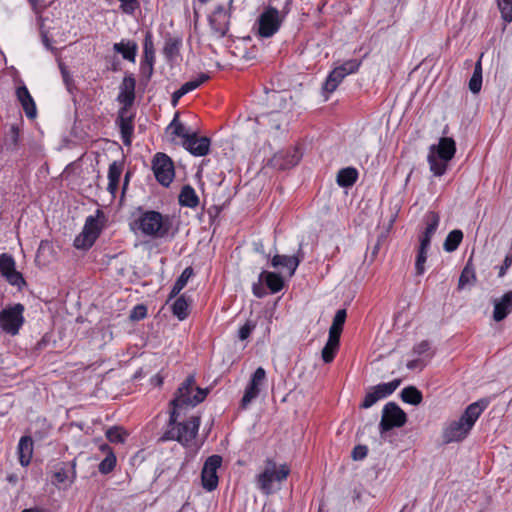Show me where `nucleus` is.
Here are the masks:
<instances>
[{"label": "nucleus", "instance_id": "22", "mask_svg": "<svg viewBox=\"0 0 512 512\" xmlns=\"http://www.w3.org/2000/svg\"><path fill=\"white\" fill-rule=\"evenodd\" d=\"M143 49H144V58H143V61L141 62L140 69H141L142 73H145V68L147 67L148 68V78H150L153 74V65H154V61H155V50H154L152 35L150 32H147V34L145 35Z\"/></svg>", "mask_w": 512, "mask_h": 512}, {"label": "nucleus", "instance_id": "45", "mask_svg": "<svg viewBox=\"0 0 512 512\" xmlns=\"http://www.w3.org/2000/svg\"><path fill=\"white\" fill-rule=\"evenodd\" d=\"M502 18L506 22L512 21V0H497Z\"/></svg>", "mask_w": 512, "mask_h": 512}, {"label": "nucleus", "instance_id": "41", "mask_svg": "<svg viewBox=\"0 0 512 512\" xmlns=\"http://www.w3.org/2000/svg\"><path fill=\"white\" fill-rule=\"evenodd\" d=\"M167 130L171 131V135L180 137L182 141L193 135V132L186 129V127L178 120V114L175 115Z\"/></svg>", "mask_w": 512, "mask_h": 512}, {"label": "nucleus", "instance_id": "29", "mask_svg": "<svg viewBox=\"0 0 512 512\" xmlns=\"http://www.w3.org/2000/svg\"><path fill=\"white\" fill-rule=\"evenodd\" d=\"M113 49L120 53L125 60L135 62L138 46L134 41L115 43Z\"/></svg>", "mask_w": 512, "mask_h": 512}, {"label": "nucleus", "instance_id": "15", "mask_svg": "<svg viewBox=\"0 0 512 512\" xmlns=\"http://www.w3.org/2000/svg\"><path fill=\"white\" fill-rule=\"evenodd\" d=\"M182 146L194 156H206L210 151L211 141L206 136L199 137L193 132L189 138L181 141Z\"/></svg>", "mask_w": 512, "mask_h": 512}, {"label": "nucleus", "instance_id": "10", "mask_svg": "<svg viewBox=\"0 0 512 512\" xmlns=\"http://www.w3.org/2000/svg\"><path fill=\"white\" fill-rule=\"evenodd\" d=\"M401 384V379H394L388 383H381L371 387L366 393L360 407L368 409L372 407L380 399L391 395Z\"/></svg>", "mask_w": 512, "mask_h": 512}, {"label": "nucleus", "instance_id": "4", "mask_svg": "<svg viewBox=\"0 0 512 512\" xmlns=\"http://www.w3.org/2000/svg\"><path fill=\"white\" fill-rule=\"evenodd\" d=\"M106 222V216L100 209L96 210L95 215L86 218L82 232L74 239V247L77 249L88 250L93 246L100 236Z\"/></svg>", "mask_w": 512, "mask_h": 512}, {"label": "nucleus", "instance_id": "31", "mask_svg": "<svg viewBox=\"0 0 512 512\" xmlns=\"http://www.w3.org/2000/svg\"><path fill=\"white\" fill-rule=\"evenodd\" d=\"M358 179V171L353 167H347L339 170L337 174V184L340 187H351Z\"/></svg>", "mask_w": 512, "mask_h": 512}, {"label": "nucleus", "instance_id": "3", "mask_svg": "<svg viewBox=\"0 0 512 512\" xmlns=\"http://www.w3.org/2000/svg\"><path fill=\"white\" fill-rule=\"evenodd\" d=\"M137 228L146 236L164 238L171 229V219L160 212L148 210L135 221Z\"/></svg>", "mask_w": 512, "mask_h": 512}, {"label": "nucleus", "instance_id": "52", "mask_svg": "<svg viewBox=\"0 0 512 512\" xmlns=\"http://www.w3.org/2000/svg\"><path fill=\"white\" fill-rule=\"evenodd\" d=\"M74 477H75V472L73 471L72 478H74ZM53 478H54V482H56L58 484L65 483L67 481H70V482L73 481V479H70L68 472L65 468H60L59 470L54 472Z\"/></svg>", "mask_w": 512, "mask_h": 512}, {"label": "nucleus", "instance_id": "53", "mask_svg": "<svg viewBox=\"0 0 512 512\" xmlns=\"http://www.w3.org/2000/svg\"><path fill=\"white\" fill-rule=\"evenodd\" d=\"M39 20L41 21L39 30H40V36L42 39V43L46 47V49L54 52L56 49L52 46L51 39L48 36V31L44 27L42 18L40 17Z\"/></svg>", "mask_w": 512, "mask_h": 512}, {"label": "nucleus", "instance_id": "49", "mask_svg": "<svg viewBox=\"0 0 512 512\" xmlns=\"http://www.w3.org/2000/svg\"><path fill=\"white\" fill-rule=\"evenodd\" d=\"M256 327V324L251 321V320H248L243 326H241L238 330V338L240 340H246L250 334L252 333V331L255 329Z\"/></svg>", "mask_w": 512, "mask_h": 512}, {"label": "nucleus", "instance_id": "54", "mask_svg": "<svg viewBox=\"0 0 512 512\" xmlns=\"http://www.w3.org/2000/svg\"><path fill=\"white\" fill-rule=\"evenodd\" d=\"M368 453V448L365 445H357L353 448L351 456L353 460L360 461L363 460Z\"/></svg>", "mask_w": 512, "mask_h": 512}, {"label": "nucleus", "instance_id": "16", "mask_svg": "<svg viewBox=\"0 0 512 512\" xmlns=\"http://www.w3.org/2000/svg\"><path fill=\"white\" fill-rule=\"evenodd\" d=\"M302 158V153L297 147L276 153L272 158L273 166L280 170H287L296 166Z\"/></svg>", "mask_w": 512, "mask_h": 512}, {"label": "nucleus", "instance_id": "48", "mask_svg": "<svg viewBox=\"0 0 512 512\" xmlns=\"http://www.w3.org/2000/svg\"><path fill=\"white\" fill-rule=\"evenodd\" d=\"M146 316H147V307L143 304H138L132 309L129 318L132 321H139V320L144 319Z\"/></svg>", "mask_w": 512, "mask_h": 512}, {"label": "nucleus", "instance_id": "33", "mask_svg": "<svg viewBox=\"0 0 512 512\" xmlns=\"http://www.w3.org/2000/svg\"><path fill=\"white\" fill-rule=\"evenodd\" d=\"M428 163L431 172L435 176H442L447 170L449 161L439 158V156L433 152H429Z\"/></svg>", "mask_w": 512, "mask_h": 512}, {"label": "nucleus", "instance_id": "56", "mask_svg": "<svg viewBox=\"0 0 512 512\" xmlns=\"http://www.w3.org/2000/svg\"><path fill=\"white\" fill-rule=\"evenodd\" d=\"M265 378H266V372H265L264 368L258 367L255 370V372L253 373V375H252V377H251L249 382L255 384L258 387H260V385L265 380Z\"/></svg>", "mask_w": 512, "mask_h": 512}, {"label": "nucleus", "instance_id": "63", "mask_svg": "<svg viewBox=\"0 0 512 512\" xmlns=\"http://www.w3.org/2000/svg\"><path fill=\"white\" fill-rule=\"evenodd\" d=\"M29 3L32 6V9L35 11V13L39 14L41 11L39 9V6L42 5L43 0H28Z\"/></svg>", "mask_w": 512, "mask_h": 512}, {"label": "nucleus", "instance_id": "37", "mask_svg": "<svg viewBox=\"0 0 512 512\" xmlns=\"http://www.w3.org/2000/svg\"><path fill=\"white\" fill-rule=\"evenodd\" d=\"M400 397L403 402L411 404V405H419L422 400L423 396L420 390H418L415 386H408L405 387L401 393Z\"/></svg>", "mask_w": 512, "mask_h": 512}, {"label": "nucleus", "instance_id": "35", "mask_svg": "<svg viewBox=\"0 0 512 512\" xmlns=\"http://www.w3.org/2000/svg\"><path fill=\"white\" fill-rule=\"evenodd\" d=\"M431 243L420 240V245L417 250L416 261H415V271L416 275L420 276L425 272L424 264L427 260V252Z\"/></svg>", "mask_w": 512, "mask_h": 512}, {"label": "nucleus", "instance_id": "20", "mask_svg": "<svg viewBox=\"0 0 512 512\" xmlns=\"http://www.w3.org/2000/svg\"><path fill=\"white\" fill-rule=\"evenodd\" d=\"M493 319L496 322L504 320L512 312V291L506 292L501 298L493 301Z\"/></svg>", "mask_w": 512, "mask_h": 512}, {"label": "nucleus", "instance_id": "58", "mask_svg": "<svg viewBox=\"0 0 512 512\" xmlns=\"http://www.w3.org/2000/svg\"><path fill=\"white\" fill-rule=\"evenodd\" d=\"M482 87V77L472 75L469 80V89L472 93L477 94L480 92Z\"/></svg>", "mask_w": 512, "mask_h": 512}, {"label": "nucleus", "instance_id": "42", "mask_svg": "<svg viewBox=\"0 0 512 512\" xmlns=\"http://www.w3.org/2000/svg\"><path fill=\"white\" fill-rule=\"evenodd\" d=\"M260 393V387L256 386L255 384L249 382L247 387L245 388L244 395L240 402V408L246 409L248 405L258 397Z\"/></svg>", "mask_w": 512, "mask_h": 512}, {"label": "nucleus", "instance_id": "14", "mask_svg": "<svg viewBox=\"0 0 512 512\" xmlns=\"http://www.w3.org/2000/svg\"><path fill=\"white\" fill-rule=\"evenodd\" d=\"M304 259V253L302 251V244L299 245V249L295 255H279L276 254L271 260V265L276 269H287L289 276L294 275L300 262Z\"/></svg>", "mask_w": 512, "mask_h": 512}, {"label": "nucleus", "instance_id": "27", "mask_svg": "<svg viewBox=\"0 0 512 512\" xmlns=\"http://www.w3.org/2000/svg\"><path fill=\"white\" fill-rule=\"evenodd\" d=\"M267 463L270 467H267L261 474L258 475L257 485L264 493L269 494L272 489V482L274 481L275 463L271 460H268Z\"/></svg>", "mask_w": 512, "mask_h": 512}, {"label": "nucleus", "instance_id": "18", "mask_svg": "<svg viewBox=\"0 0 512 512\" xmlns=\"http://www.w3.org/2000/svg\"><path fill=\"white\" fill-rule=\"evenodd\" d=\"M136 80L132 75L124 77L120 86V93L117 100L127 109L131 107L135 100Z\"/></svg>", "mask_w": 512, "mask_h": 512}, {"label": "nucleus", "instance_id": "40", "mask_svg": "<svg viewBox=\"0 0 512 512\" xmlns=\"http://www.w3.org/2000/svg\"><path fill=\"white\" fill-rule=\"evenodd\" d=\"M463 240V232L459 229L452 230L446 237L443 248L446 252H454Z\"/></svg>", "mask_w": 512, "mask_h": 512}, {"label": "nucleus", "instance_id": "43", "mask_svg": "<svg viewBox=\"0 0 512 512\" xmlns=\"http://www.w3.org/2000/svg\"><path fill=\"white\" fill-rule=\"evenodd\" d=\"M209 79H210V75L209 74H207V73H200L196 79L190 80V81L184 83L180 88L182 89V91L186 95L187 93H189V92L195 90L196 88H198L201 84L205 83Z\"/></svg>", "mask_w": 512, "mask_h": 512}, {"label": "nucleus", "instance_id": "61", "mask_svg": "<svg viewBox=\"0 0 512 512\" xmlns=\"http://www.w3.org/2000/svg\"><path fill=\"white\" fill-rule=\"evenodd\" d=\"M184 92L182 91L181 88H179L178 90H176L173 94H172V105L173 106H176L179 99L182 98L184 96Z\"/></svg>", "mask_w": 512, "mask_h": 512}, {"label": "nucleus", "instance_id": "11", "mask_svg": "<svg viewBox=\"0 0 512 512\" xmlns=\"http://www.w3.org/2000/svg\"><path fill=\"white\" fill-rule=\"evenodd\" d=\"M258 280V283L253 284V294L258 298L266 295V291L261 286V283H264L272 294L281 291L285 284L284 278L280 274L270 271H262L259 274Z\"/></svg>", "mask_w": 512, "mask_h": 512}, {"label": "nucleus", "instance_id": "30", "mask_svg": "<svg viewBox=\"0 0 512 512\" xmlns=\"http://www.w3.org/2000/svg\"><path fill=\"white\" fill-rule=\"evenodd\" d=\"M476 280L475 268L472 264V257H470L460 274L458 289H463L466 285H474Z\"/></svg>", "mask_w": 512, "mask_h": 512}, {"label": "nucleus", "instance_id": "2", "mask_svg": "<svg viewBox=\"0 0 512 512\" xmlns=\"http://www.w3.org/2000/svg\"><path fill=\"white\" fill-rule=\"evenodd\" d=\"M195 377L188 376L181 386L177 389L176 396L171 400L169 424L176 423V419L180 416V411L186 407H195L197 404L204 401L209 390L195 387Z\"/></svg>", "mask_w": 512, "mask_h": 512}, {"label": "nucleus", "instance_id": "36", "mask_svg": "<svg viewBox=\"0 0 512 512\" xmlns=\"http://www.w3.org/2000/svg\"><path fill=\"white\" fill-rule=\"evenodd\" d=\"M346 76L336 67L333 69L323 84V90L327 93L334 92Z\"/></svg>", "mask_w": 512, "mask_h": 512}, {"label": "nucleus", "instance_id": "12", "mask_svg": "<svg viewBox=\"0 0 512 512\" xmlns=\"http://www.w3.org/2000/svg\"><path fill=\"white\" fill-rule=\"evenodd\" d=\"M222 464V457L220 455L209 456L202 468L201 479L202 486L207 491H213L218 486L217 470Z\"/></svg>", "mask_w": 512, "mask_h": 512}, {"label": "nucleus", "instance_id": "44", "mask_svg": "<svg viewBox=\"0 0 512 512\" xmlns=\"http://www.w3.org/2000/svg\"><path fill=\"white\" fill-rule=\"evenodd\" d=\"M116 456L114 453H109L98 465V470L101 474H109L116 466Z\"/></svg>", "mask_w": 512, "mask_h": 512}, {"label": "nucleus", "instance_id": "25", "mask_svg": "<svg viewBox=\"0 0 512 512\" xmlns=\"http://www.w3.org/2000/svg\"><path fill=\"white\" fill-rule=\"evenodd\" d=\"M19 462L23 467L30 464L33 456V439L31 436H22L18 443Z\"/></svg>", "mask_w": 512, "mask_h": 512}, {"label": "nucleus", "instance_id": "64", "mask_svg": "<svg viewBox=\"0 0 512 512\" xmlns=\"http://www.w3.org/2000/svg\"><path fill=\"white\" fill-rule=\"evenodd\" d=\"M99 449L101 452H103L105 455H108L109 453H114L112 448L106 444V443H103L99 446Z\"/></svg>", "mask_w": 512, "mask_h": 512}, {"label": "nucleus", "instance_id": "34", "mask_svg": "<svg viewBox=\"0 0 512 512\" xmlns=\"http://www.w3.org/2000/svg\"><path fill=\"white\" fill-rule=\"evenodd\" d=\"M347 317V313L345 309H339L334 318L331 327L329 328V336H334L336 339L340 340L341 333L343 331V326L345 324V320Z\"/></svg>", "mask_w": 512, "mask_h": 512}, {"label": "nucleus", "instance_id": "26", "mask_svg": "<svg viewBox=\"0 0 512 512\" xmlns=\"http://www.w3.org/2000/svg\"><path fill=\"white\" fill-rule=\"evenodd\" d=\"M424 222L426 227L419 240L431 243V239L439 226L440 216L435 211H429L424 217Z\"/></svg>", "mask_w": 512, "mask_h": 512}, {"label": "nucleus", "instance_id": "24", "mask_svg": "<svg viewBox=\"0 0 512 512\" xmlns=\"http://www.w3.org/2000/svg\"><path fill=\"white\" fill-rule=\"evenodd\" d=\"M123 162L114 161L109 165L108 169V186L107 191L111 194L112 198H115L118 191L120 177L123 172Z\"/></svg>", "mask_w": 512, "mask_h": 512}, {"label": "nucleus", "instance_id": "7", "mask_svg": "<svg viewBox=\"0 0 512 512\" xmlns=\"http://www.w3.org/2000/svg\"><path fill=\"white\" fill-rule=\"evenodd\" d=\"M406 422V413L395 402H388L382 410V417L379 424L380 433L383 435L395 427H402Z\"/></svg>", "mask_w": 512, "mask_h": 512}, {"label": "nucleus", "instance_id": "32", "mask_svg": "<svg viewBox=\"0 0 512 512\" xmlns=\"http://www.w3.org/2000/svg\"><path fill=\"white\" fill-rule=\"evenodd\" d=\"M339 345V339H336L334 336H328V340L321 351V357L325 363H330L334 360Z\"/></svg>", "mask_w": 512, "mask_h": 512}, {"label": "nucleus", "instance_id": "46", "mask_svg": "<svg viewBox=\"0 0 512 512\" xmlns=\"http://www.w3.org/2000/svg\"><path fill=\"white\" fill-rule=\"evenodd\" d=\"M430 350H431L430 342L428 340H423L413 347L412 352H413V354H416L418 356L427 354V356L429 358H431L433 353L428 354Z\"/></svg>", "mask_w": 512, "mask_h": 512}, {"label": "nucleus", "instance_id": "13", "mask_svg": "<svg viewBox=\"0 0 512 512\" xmlns=\"http://www.w3.org/2000/svg\"><path fill=\"white\" fill-rule=\"evenodd\" d=\"M0 272L3 277L13 286L21 288L26 284L23 275L16 271L13 257L7 253L0 255Z\"/></svg>", "mask_w": 512, "mask_h": 512}, {"label": "nucleus", "instance_id": "19", "mask_svg": "<svg viewBox=\"0 0 512 512\" xmlns=\"http://www.w3.org/2000/svg\"><path fill=\"white\" fill-rule=\"evenodd\" d=\"M429 152H433L444 160L450 161L456 153V143L451 137H441L437 145L430 146Z\"/></svg>", "mask_w": 512, "mask_h": 512}, {"label": "nucleus", "instance_id": "62", "mask_svg": "<svg viewBox=\"0 0 512 512\" xmlns=\"http://www.w3.org/2000/svg\"><path fill=\"white\" fill-rule=\"evenodd\" d=\"M177 50L176 43H167L164 47V53L166 55H173Z\"/></svg>", "mask_w": 512, "mask_h": 512}, {"label": "nucleus", "instance_id": "55", "mask_svg": "<svg viewBox=\"0 0 512 512\" xmlns=\"http://www.w3.org/2000/svg\"><path fill=\"white\" fill-rule=\"evenodd\" d=\"M265 378H266V372H265L264 368L258 367L255 370V372L253 373V375H252V377H251L249 382L255 384L258 387H260V385L265 380Z\"/></svg>", "mask_w": 512, "mask_h": 512}, {"label": "nucleus", "instance_id": "1", "mask_svg": "<svg viewBox=\"0 0 512 512\" xmlns=\"http://www.w3.org/2000/svg\"><path fill=\"white\" fill-rule=\"evenodd\" d=\"M486 407L487 402L484 400L470 404L458 420L452 421L444 429L443 442L448 444L464 440Z\"/></svg>", "mask_w": 512, "mask_h": 512}, {"label": "nucleus", "instance_id": "5", "mask_svg": "<svg viewBox=\"0 0 512 512\" xmlns=\"http://www.w3.org/2000/svg\"><path fill=\"white\" fill-rule=\"evenodd\" d=\"M200 426V416H191L188 420L169 424V429L161 436L160 440H175L183 445L190 443L197 435Z\"/></svg>", "mask_w": 512, "mask_h": 512}, {"label": "nucleus", "instance_id": "23", "mask_svg": "<svg viewBox=\"0 0 512 512\" xmlns=\"http://www.w3.org/2000/svg\"><path fill=\"white\" fill-rule=\"evenodd\" d=\"M228 19L229 16L223 6H218L214 11V17L210 19L212 29L220 37H224L229 30Z\"/></svg>", "mask_w": 512, "mask_h": 512}, {"label": "nucleus", "instance_id": "59", "mask_svg": "<svg viewBox=\"0 0 512 512\" xmlns=\"http://www.w3.org/2000/svg\"><path fill=\"white\" fill-rule=\"evenodd\" d=\"M9 138L11 143L16 146L19 140V128L16 125H12L9 130Z\"/></svg>", "mask_w": 512, "mask_h": 512}, {"label": "nucleus", "instance_id": "47", "mask_svg": "<svg viewBox=\"0 0 512 512\" xmlns=\"http://www.w3.org/2000/svg\"><path fill=\"white\" fill-rule=\"evenodd\" d=\"M193 274L194 271L192 267H186L182 271L181 275L177 278L174 284L177 286V288L183 289Z\"/></svg>", "mask_w": 512, "mask_h": 512}, {"label": "nucleus", "instance_id": "21", "mask_svg": "<svg viewBox=\"0 0 512 512\" xmlns=\"http://www.w3.org/2000/svg\"><path fill=\"white\" fill-rule=\"evenodd\" d=\"M16 97L20 102L26 116L29 119H34L37 115L36 104L25 85H22L16 89Z\"/></svg>", "mask_w": 512, "mask_h": 512}, {"label": "nucleus", "instance_id": "51", "mask_svg": "<svg viewBox=\"0 0 512 512\" xmlns=\"http://www.w3.org/2000/svg\"><path fill=\"white\" fill-rule=\"evenodd\" d=\"M121 10L126 14H133L140 6L138 0H120Z\"/></svg>", "mask_w": 512, "mask_h": 512}, {"label": "nucleus", "instance_id": "8", "mask_svg": "<svg viewBox=\"0 0 512 512\" xmlns=\"http://www.w3.org/2000/svg\"><path fill=\"white\" fill-rule=\"evenodd\" d=\"M23 312L24 306L21 303L3 309L0 312L1 329L8 334L16 335L24 323Z\"/></svg>", "mask_w": 512, "mask_h": 512}, {"label": "nucleus", "instance_id": "57", "mask_svg": "<svg viewBox=\"0 0 512 512\" xmlns=\"http://www.w3.org/2000/svg\"><path fill=\"white\" fill-rule=\"evenodd\" d=\"M290 473V469L286 464H283L279 467L278 470H276V467L274 468V481L281 482L285 480Z\"/></svg>", "mask_w": 512, "mask_h": 512}, {"label": "nucleus", "instance_id": "50", "mask_svg": "<svg viewBox=\"0 0 512 512\" xmlns=\"http://www.w3.org/2000/svg\"><path fill=\"white\" fill-rule=\"evenodd\" d=\"M360 66V62L357 60H350L345 63H343L341 66L338 67V69L345 75H349L351 73H354L358 70Z\"/></svg>", "mask_w": 512, "mask_h": 512}, {"label": "nucleus", "instance_id": "17", "mask_svg": "<svg viewBox=\"0 0 512 512\" xmlns=\"http://www.w3.org/2000/svg\"><path fill=\"white\" fill-rule=\"evenodd\" d=\"M133 118L134 116L129 114V110L126 107L119 109L116 122L120 128L123 144L126 146H130L132 142L134 131Z\"/></svg>", "mask_w": 512, "mask_h": 512}, {"label": "nucleus", "instance_id": "60", "mask_svg": "<svg viewBox=\"0 0 512 512\" xmlns=\"http://www.w3.org/2000/svg\"><path fill=\"white\" fill-rule=\"evenodd\" d=\"M407 368L410 370L416 369V368H423L424 364L421 359H414L407 363Z\"/></svg>", "mask_w": 512, "mask_h": 512}, {"label": "nucleus", "instance_id": "28", "mask_svg": "<svg viewBox=\"0 0 512 512\" xmlns=\"http://www.w3.org/2000/svg\"><path fill=\"white\" fill-rule=\"evenodd\" d=\"M179 204L184 207L195 208L199 204V197L191 185H184L178 197Z\"/></svg>", "mask_w": 512, "mask_h": 512}, {"label": "nucleus", "instance_id": "38", "mask_svg": "<svg viewBox=\"0 0 512 512\" xmlns=\"http://www.w3.org/2000/svg\"><path fill=\"white\" fill-rule=\"evenodd\" d=\"M189 303L184 295L178 297L172 304V313L180 321L185 320L189 315Z\"/></svg>", "mask_w": 512, "mask_h": 512}, {"label": "nucleus", "instance_id": "6", "mask_svg": "<svg viewBox=\"0 0 512 512\" xmlns=\"http://www.w3.org/2000/svg\"><path fill=\"white\" fill-rule=\"evenodd\" d=\"M284 18L285 15H281L275 7L268 6L258 17V34L263 38L272 37L280 29Z\"/></svg>", "mask_w": 512, "mask_h": 512}, {"label": "nucleus", "instance_id": "9", "mask_svg": "<svg viewBox=\"0 0 512 512\" xmlns=\"http://www.w3.org/2000/svg\"><path fill=\"white\" fill-rule=\"evenodd\" d=\"M152 169L156 180L161 185L168 187L171 184L175 176V171L170 157L164 153H157L153 158Z\"/></svg>", "mask_w": 512, "mask_h": 512}, {"label": "nucleus", "instance_id": "39", "mask_svg": "<svg viewBox=\"0 0 512 512\" xmlns=\"http://www.w3.org/2000/svg\"><path fill=\"white\" fill-rule=\"evenodd\" d=\"M105 436L110 443L123 444L128 437V432L121 426H112L106 430Z\"/></svg>", "mask_w": 512, "mask_h": 512}]
</instances>
